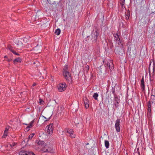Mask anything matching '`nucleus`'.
I'll return each instance as SVG.
<instances>
[{"mask_svg":"<svg viewBox=\"0 0 155 155\" xmlns=\"http://www.w3.org/2000/svg\"><path fill=\"white\" fill-rule=\"evenodd\" d=\"M68 65H65L63 71V75L67 81L69 83H71L72 80L71 74L68 71Z\"/></svg>","mask_w":155,"mask_h":155,"instance_id":"obj_1","label":"nucleus"},{"mask_svg":"<svg viewBox=\"0 0 155 155\" xmlns=\"http://www.w3.org/2000/svg\"><path fill=\"white\" fill-rule=\"evenodd\" d=\"M41 151L42 153L48 152L52 153L54 152L53 147L50 144H46V146L42 147L41 149Z\"/></svg>","mask_w":155,"mask_h":155,"instance_id":"obj_2","label":"nucleus"},{"mask_svg":"<svg viewBox=\"0 0 155 155\" xmlns=\"http://www.w3.org/2000/svg\"><path fill=\"white\" fill-rule=\"evenodd\" d=\"M67 86L65 83H60L57 86L58 91L59 92H62L65 90Z\"/></svg>","mask_w":155,"mask_h":155,"instance_id":"obj_3","label":"nucleus"},{"mask_svg":"<svg viewBox=\"0 0 155 155\" xmlns=\"http://www.w3.org/2000/svg\"><path fill=\"white\" fill-rule=\"evenodd\" d=\"M54 126L53 124H50L48 125L46 128L47 129V131L48 134L51 135L52 134L54 129Z\"/></svg>","mask_w":155,"mask_h":155,"instance_id":"obj_4","label":"nucleus"},{"mask_svg":"<svg viewBox=\"0 0 155 155\" xmlns=\"http://www.w3.org/2000/svg\"><path fill=\"white\" fill-rule=\"evenodd\" d=\"M113 103V104L115 107L116 108L118 107L120 105V98L119 97L116 96H114Z\"/></svg>","mask_w":155,"mask_h":155,"instance_id":"obj_5","label":"nucleus"},{"mask_svg":"<svg viewBox=\"0 0 155 155\" xmlns=\"http://www.w3.org/2000/svg\"><path fill=\"white\" fill-rule=\"evenodd\" d=\"M125 0H120L118 3V6L121 10H126L127 8L125 6Z\"/></svg>","mask_w":155,"mask_h":155,"instance_id":"obj_6","label":"nucleus"},{"mask_svg":"<svg viewBox=\"0 0 155 155\" xmlns=\"http://www.w3.org/2000/svg\"><path fill=\"white\" fill-rule=\"evenodd\" d=\"M66 132L69 134V136L71 138H75L76 135L74 134V131L73 129H68L67 130Z\"/></svg>","mask_w":155,"mask_h":155,"instance_id":"obj_7","label":"nucleus"},{"mask_svg":"<svg viewBox=\"0 0 155 155\" xmlns=\"http://www.w3.org/2000/svg\"><path fill=\"white\" fill-rule=\"evenodd\" d=\"M120 120L117 119L116 121L115 126L116 130L117 132H120Z\"/></svg>","mask_w":155,"mask_h":155,"instance_id":"obj_8","label":"nucleus"},{"mask_svg":"<svg viewBox=\"0 0 155 155\" xmlns=\"http://www.w3.org/2000/svg\"><path fill=\"white\" fill-rule=\"evenodd\" d=\"M104 65L105 66V67H108L110 71L113 69L114 68L113 62L111 61H110V62H107L106 64H104Z\"/></svg>","mask_w":155,"mask_h":155,"instance_id":"obj_9","label":"nucleus"},{"mask_svg":"<svg viewBox=\"0 0 155 155\" xmlns=\"http://www.w3.org/2000/svg\"><path fill=\"white\" fill-rule=\"evenodd\" d=\"M113 35L114 38V40L117 41L118 44L120 43V38L118 33H114L113 34Z\"/></svg>","mask_w":155,"mask_h":155,"instance_id":"obj_10","label":"nucleus"},{"mask_svg":"<svg viewBox=\"0 0 155 155\" xmlns=\"http://www.w3.org/2000/svg\"><path fill=\"white\" fill-rule=\"evenodd\" d=\"M16 44L17 47L18 49H22L23 47V43L21 41H18V42L16 43Z\"/></svg>","mask_w":155,"mask_h":155,"instance_id":"obj_11","label":"nucleus"},{"mask_svg":"<svg viewBox=\"0 0 155 155\" xmlns=\"http://www.w3.org/2000/svg\"><path fill=\"white\" fill-rule=\"evenodd\" d=\"M148 102L151 104V103L155 104V94L151 95L150 101Z\"/></svg>","mask_w":155,"mask_h":155,"instance_id":"obj_12","label":"nucleus"},{"mask_svg":"<svg viewBox=\"0 0 155 155\" xmlns=\"http://www.w3.org/2000/svg\"><path fill=\"white\" fill-rule=\"evenodd\" d=\"M84 106L87 109L89 107V101L86 97L84 99Z\"/></svg>","mask_w":155,"mask_h":155,"instance_id":"obj_13","label":"nucleus"},{"mask_svg":"<svg viewBox=\"0 0 155 155\" xmlns=\"http://www.w3.org/2000/svg\"><path fill=\"white\" fill-rule=\"evenodd\" d=\"M140 87L143 90L145 89V85L143 77L140 82Z\"/></svg>","mask_w":155,"mask_h":155,"instance_id":"obj_14","label":"nucleus"},{"mask_svg":"<svg viewBox=\"0 0 155 155\" xmlns=\"http://www.w3.org/2000/svg\"><path fill=\"white\" fill-rule=\"evenodd\" d=\"M130 10H127L125 14L126 18V20H128L129 19V18L130 15Z\"/></svg>","mask_w":155,"mask_h":155,"instance_id":"obj_15","label":"nucleus"},{"mask_svg":"<svg viewBox=\"0 0 155 155\" xmlns=\"http://www.w3.org/2000/svg\"><path fill=\"white\" fill-rule=\"evenodd\" d=\"M98 33L97 32V31H96L94 32L93 33V34L92 35V36L94 38V40L97 41V39L98 35Z\"/></svg>","mask_w":155,"mask_h":155,"instance_id":"obj_16","label":"nucleus"},{"mask_svg":"<svg viewBox=\"0 0 155 155\" xmlns=\"http://www.w3.org/2000/svg\"><path fill=\"white\" fill-rule=\"evenodd\" d=\"M30 152H27L25 151H22L20 152L19 154L20 155H30Z\"/></svg>","mask_w":155,"mask_h":155,"instance_id":"obj_17","label":"nucleus"},{"mask_svg":"<svg viewBox=\"0 0 155 155\" xmlns=\"http://www.w3.org/2000/svg\"><path fill=\"white\" fill-rule=\"evenodd\" d=\"M37 143L38 145L43 146L44 147H45L46 146V144L45 143L44 141L39 140L38 141Z\"/></svg>","mask_w":155,"mask_h":155,"instance_id":"obj_18","label":"nucleus"},{"mask_svg":"<svg viewBox=\"0 0 155 155\" xmlns=\"http://www.w3.org/2000/svg\"><path fill=\"white\" fill-rule=\"evenodd\" d=\"M34 123V120H32L30 122L26 128V129L27 130H29V128L32 127L33 124Z\"/></svg>","mask_w":155,"mask_h":155,"instance_id":"obj_19","label":"nucleus"},{"mask_svg":"<svg viewBox=\"0 0 155 155\" xmlns=\"http://www.w3.org/2000/svg\"><path fill=\"white\" fill-rule=\"evenodd\" d=\"M21 59L20 58H17L14 60V64H15L16 62H21Z\"/></svg>","mask_w":155,"mask_h":155,"instance_id":"obj_20","label":"nucleus"},{"mask_svg":"<svg viewBox=\"0 0 155 155\" xmlns=\"http://www.w3.org/2000/svg\"><path fill=\"white\" fill-rule=\"evenodd\" d=\"M98 94L97 93H95L94 94L93 97L96 100H98Z\"/></svg>","mask_w":155,"mask_h":155,"instance_id":"obj_21","label":"nucleus"},{"mask_svg":"<svg viewBox=\"0 0 155 155\" xmlns=\"http://www.w3.org/2000/svg\"><path fill=\"white\" fill-rule=\"evenodd\" d=\"M104 144L105 146L107 148H109V143L108 141L107 140H105Z\"/></svg>","mask_w":155,"mask_h":155,"instance_id":"obj_22","label":"nucleus"},{"mask_svg":"<svg viewBox=\"0 0 155 155\" xmlns=\"http://www.w3.org/2000/svg\"><path fill=\"white\" fill-rule=\"evenodd\" d=\"M61 30L60 29L58 28L55 31V34L57 35H59L60 34Z\"/></svg>","mask_w":155,"mask_h":155,"instance_id":"obj_23","label":"nucleus"},{"mask_svg":"<svg viewBox=\"0 0 155 155\" xmlns=\"http://www.w3.org/2000/svg\"><path fill=\"white\" fill-rule=\"evenodd\" d=\"M8 132H6V131L4 130L3 135L2 137L3 138H5L8 135Z\"/></svg>","mask_w":155,"mask_h":155,"instance_id":"obj_24","label":"nucleus"},{"mask_svg":"<svg viewBox=\"0 0 155 155\" xmlns=\"http://www.w3.org/2000/svg\"><path fill=\"white\" fill-rule=\"evenodd\" d=\"M35 133H34L31 134L28 137V139L29 140H31V139L33 137H34V135H35Z\"/></svg>","mask_w":155,"mask_h":155,"instance_id":"obj_25","label":"nucleus"},{"mask_svg":"<svg viewBox=\"0 0 155 155\" xmlns=\"http://www.w3.org/2000/svg\"><path fill=\"white\" fill-rule=\"evenodd\" d=\"M151 103H148V111L149 112H150L151 111Z\"/></svg>","mask_w":155,"mask_h":155,"instance_id":"obj_26","label":"nucleus"},{"mask_svg":"<svg viewBox=\"0 0 155 155\" xmlns=\"http://www.w3.org/2000/svg\"><path fill=\"white\" fill-rule=\"evenodd\" d=\"M51 116L48 118H47L46 117L44 116H42V117H43V118H44L45 119H46V120H45V122H46L47 121H48L51 119Z\"/></svg>","mask_w":155,"mask_h":155,"instance_id":"obj_27","label":"nucleus"},{"mask_svg":"<svg viewBox=\"0 0 155 155\" xmlns=\"http://www.w3.org/2000/svg\"><path fill=\"white\" fill-rule=\"evenodd\" d=\"M39 103L40 104L43 105L44 104V102L41 99H39Z\"/></svg>","mask_w":155,"mask_h":155,"instance_id":"obj_28","label":"nucleus"},{"mask_svg":"<svg viewBox=\"0 0 155 155\" xmlns=\"http://www.w3.org/2000/svg\"><path fill=\"white\" fill-rule=\"evenodd\" d=\"M10 128V126H7L5 127V131H6V132H8V131Z\"/></svg>","mask_w":155,"mask_h":155,"instance_id":"obj_29","label":"nucleus"},{"mask_svg":"<svg viewBox=\"0 0 155 155\" xmlns=\"http://www.w3.org/2000/svg\"><path fill=\"white\" fill-rule=\"evenodd\" d=\"M8 48L10 51L13 49V47L10 45L8 46Z\"/></svg>","mask_w":155,"mask_h":155,"instance_id":"obj_30","label":"nucleus"},{"mask_svg":"<svg viewBox=\"0 0 155 155\" xmlns=\"http://www.w3.org/2000/svg\"><path fill=\"white\" fill-rule=\"evenodd\" d=\"M17 144V143H13L12 145H11V146L12 147H14V146H15V145H16V144Z\"/></svg>","mask_w":155,"mask_h":155,"instance_id":"obj_31","label":"nucleus"},{"mask_svg":"<svg viewBox=\"0 0 155 155\" xmlns=\"http://www.w3.org/2000/svg\"><path fill=\"white\" fill-rule=\"evenodd\" d=\"M14 54L17 55H19V54L17 53L15 51L13 52V53H12Z\"/></svg>","mask_w":155,"mask_h":155,"instance_id":"obj_32","label":"nucleus"},{"mask_svg":"<svg viewBox=\"0 0 155 155\" xmlns=\"http://www.w3.org/2000/svg\"><path fill=\"white\" fill-rule=\"evenodd\" d=\"M30 155H35L33 152H30Z\"/></svg>","mask_w":155,"mask_h":155,"instance_id":"obj_33","label":"nucleus"},{"mask_svg":"<svg viewBox=\"0 0 155 155\" xmlns=\"http://www.w3.org/2000/svg\"><path fill=\"white\" fill-rule=\"evenodd\" d=\"M150 81H153V80L152 79H151V76H150Z\"/></svg>","mask_w":155,"mask_h":155,"instance_id":"obj_34","label":"nucleus"},{"mask_svg":"<svg viewBox=\"0 0 155 155\" xmlns=\"http://www.w3.org/2000/svg\"><path fill=\"white\" fill-rule=\"evenodd\" d=\"M15 50L14 49H13L12 51H11V52H12V53H13L14 51H15Z\"/></svg>","mask_w":155,"mask_h":155,"instance_id":"obj_35","label":"nucleus"},{"mask_svg":"<svg viewBox=\"0 0 155 155\" xmlns=\"http://www.w3.org/2000/svg\"><path fill=\"white\" fill-rule=\"evenodd\" d=\"M15 50L14 49H13L12 51H11V52H12V53H13L14 51H15Z\"/></svg>","mask_w":155,"mask_h":155,"instance_id":"obj_36","label":"nucleus"},{"mask_svg":"<svg viewBox=\"0 0 155 155\" xmlns=\"http://www.w3.org/2000/svg\"><path fill=\"white\" fill-rule=\"evenodd\" d=\"M7 56H4V58H7Z\"/></svg>","mask_w":155,"mask_h":155,"instance_id":"obj_37","label":"nucleus"},{"mask_svg":"<svg viewBox=\"0 0 155 155\" xmlns=\"http://www.w3.org/2000/svg\"><path fill=\"white\" fill-rule=\"evenodd\" d=\"M114 91H113V93H114Z\"/></svg>","mask_w":155,"mask_h":155,"instance_id":"obj_38","label":"nucleus"},{"mask_svg":"<svg viewBox=\"0 0 155 155\" xmlns=\"http://www.w3.org/2000/svg\"><path fill=\"white\" fill-rule=\"evenodd\" d=\"M103 62L104 63V60L103 61Z\"/></svg>","mask_w":155,"mask_h":155,"instance_id":"obj_39","label":"nucleus"}]
</instances>
